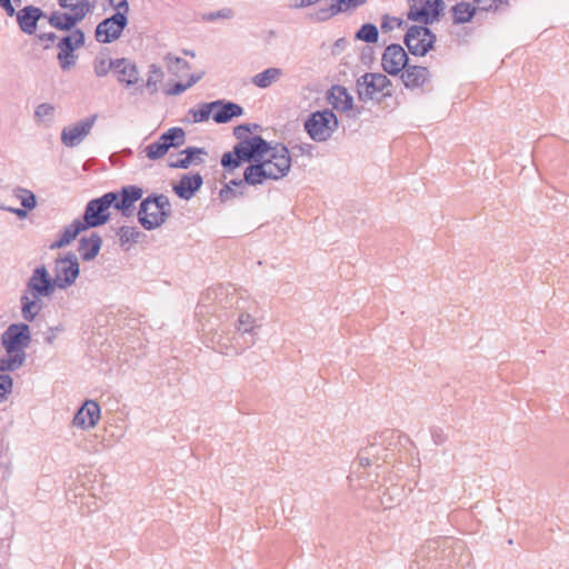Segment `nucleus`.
<instances>
[{
  "label": "nucleus",
  "mask_w": 569,
  "mask_h": 569,
  "mask_svg": "<svg viewBox=\"0 0 569 569\" xmlns=\"http://www.w3.org/2000/svg\"><path fill=\"white\" fill-rule=\"evenodd\" d=\"M203 184V178L200 173L184 174L180 181L173 186L174 193L183 199L189 200Z\"/></svg>",
  "instance_id": "aec40b11"
},
{
  "label": "nucleus",
  "mask_w": 569,
  "mask_h": 569,
  "mask_svg": "<svg viewBox=\"0 0 569 569\" xmlns=\"http://www.w3.org/2000/svg\"><path fill=\"white\" fill-rule=\"evenodd\" d=\"M53 271L54 277H52V279L56 288L64 290L71 287L80 273V267L77 257L69 252L64 257L56 259Z\"/></svg>",
  "instance_id": "9b49d317"
},
{
  "label": "nucleus",
  "mask_w": 569,
  "mask_h": 569,
  "mask_svg": "<svg viewBox=\"0 0 569 569\" xmlns=\"http://www.w3.org/2000/svg\"><path fill=\"white\" fill-rule=\"evenodd\" d=\"M259 325L256 319L249 313H240L237 321V332L239 337L244 338V347L249 348L256 343Z\"/></svg>",
  "instance_id": "6ab92c4d"
},
{
  "label": "nucleus",
  "mask_w": 569,
  "mask_h": 569,
  "mask_svg": "<svg viewBox=\"0 0 569 569\" xmlns=\"http://www.w3.org/2000/svg\"><path fill=\"white\" fill-rule=\"evenodd\" d=\"M87 230L86 226L81 222V220L76 219L72 223L66 226L63 231L58 240L52 242L49 248L51 250L60 249L70 244L80 232Z\"/></svg>",
  "instance_id": "cd10ccee"
},
{
  "label": "nucleus",
  "mask_w": 569,
  "mask_h": 569,
  "mask_svg": "<svg viewBox=\"0 0 569 569\" xmlns=\"http://www.w3.org/2000/svg\"><path fill=\"white\" fill-rule=\"evenodd\" d=\"M357 92L360 101H380L392 96V82L383 73L368 72L357 80Z\"/></svg>",
  "instance_id": "39448f33"
},
{
  "label": "nucleus",
  "mask_w": 569,
  "mask_h": 569,
  "mask_svg": "<svg viewBox=\"0 0 569 569\" xmlns=\"http://www.w3.org/2000/svg\"><path fill=\"white\" fill-rule=\"evenodd\" d=\"M168 151V144H164L160 138L147 146L144 149L146 156L150 160H158L162 158Z\"/></svg>",
  "instance_id": "c03bdc74"
},
{
  "label": "nucleus",
  "mask_w": 569,
  "mask_h": 569,
  "mask_svg": "<svg viewBox=\"0 0 569 569\" xmlns=\"http://www.w3.org/2000/svg\"><path fill=\"white\" fill-rule=\"evenodd\" d=\"M259 163L266 167L267 172H271V180H279L286 177L290 171V151L281 143H277L274 147L270 146L269 151L259 159Z\"/></svg>",
  "instance_id": "6e6552de"
},
{
  "label": "nucleus",
  "mask_w": 569,
  "mask_h": 569,
  "mask_svg": "<svg viewBox=\"0 0 569 569\" xmlns=\"http://www.w3.org/2000/svg\"><path fill=\"white\" fill-rule=\"evenodd\" d=\"M432 437H433V440H435V442H436L437 445L442 443V442H443V440H445V439L441 437V435H438V433H436V432L432 435Z\"/></svg>",
  "instance_id": "774afa93"
},
{
  "label": "nucleus",
  "mask_w": 569,
  "mask_h": 569,
  "mask_svg": "<svg viewBox=\"0 0 569 569\" xmlns=\"http://www.w3.org/2000/svg\"><path fill=\"white\" fill-rule=\"evenodd\" d=\"M234 16V12L231 8H223L216 12H210L206 16L207 20H216V19H231Z\"/></svg>",
  "instance_id": "5fc2aeb1"
},
{
  "label": "nucleus",
  "mask_w": 569,
  "mask_h": 569,
  "mask_svg": "<svg viewBox=\"0 0 569 569\" xmlns=\"http://www.w3.org/2000/svg\"><path fill=\"white\" fill-rule=\"evenodd\" d=\"M204 76L203 71H200L198 73H193L190 76L189 81L187 83L177 82L172 87L166 90V94L168 96H179L182 92H184L187 89L191 88L193 84H196L198 81L202 79Z\"/></svg>",
  "instance_id": "ea45409f"
},
{
  "label": "nucleus",
  "mask_w": 569,
  "mask_h": 569,
  "mask_svg": "<svg viewBox=\"0 0 569 569\" xmlns=\"http://www.w3.org/2000/svg\"><path fill=\"white\" fill-rule=\"evenodd\" d=\"M56 290L52 277L44 266L33 269L20 298L21 313L26 321L31 322L42 310V297H50Z\"/></svg>",
  "instance_id": "f257e3e1"
},
{
  "label": "nucleus",
  "mask_w": 569,
  "mask_h": 569,
  "mask_svg": "<svg viewBox=\"0 0 569 569\" xmlns=\"http://www.w3.org/2000/svg\"><path fill=\"white\" fill-rule=\"evenodd\" d=\"M328 101L330 104L342 112L349 111L353 107V98L342 86H333L328 92Z\"/></svg>",
  "instance_id": "393cba45"
},
{
  "label": "nucleus",
  "mask_w": 569,
  "mask_h": 569,
  "mask_svg": "<svg viewBox=\"0 0 569 569\" xmlns=\"http://www.w3.org/2000/svg\"><path fill=\"white\" fill-rule=\"evenodd\" d=\"M117 200L112 203L113 208L121 211L124 217L132 213L133 204L141 199L143 190L137 186H126L120 191H113Z\"/></svg>",
  "instance_id": "a211bd4d"
},
{
  "label": "nucleus",
  "mask_w": 569,
  "mask_h": 569,
  "mask_svg": "<svg viewBox=\"0 0 569 569\" xmlns=\"http://www.w3.org/2000/svg\"><path fill=\"white\" fill-rule=\"evenodd\" d=\"M348 43L349 42L345 38H339L338 40H336V42L332 46V50H331L332 54H335V56L340 54L342 51H345Z\"/></svg>",
  "instance_id": "680f3d73"
},
{
  "label": "nucleus",
  "mask_w": 569,
  "mask_h": 569,
  "mask_svg": "<svg viewBox=\"0 0 569 569\" xmlns=\"http://www.w3.org/2000/svg\"><path fill=\"white\" fill-rule=\"evenodd\" d=\"M163 61L166 62L168 71L176 77L183 76L184 72L190 69L188 61L172 53H167L163 58Z\"/></svg>",
  "instance_id": "f704fd0d"
},
{
  "label": "nucleus",
  "mask_w": 569,
  "mask_h": 569,
  "mask_svg": "<svg viewBox=\"0 0 569 569\" xmlns=\"http://www.w3.org/2000/svg\"><path fill=\"white\" fill-rule=\"evenodd\" d=\"M72 13L54 11L49 17V23L56 29L70 31L73 27L84 19L91 10L89 1H83L80 6L70 9Z\"/></svg>",
  "instance_id": "4468645a"
},
{
  "label": "nucleus",
  "mask_w": 569,
  "mask_h": 569,
  "mask_svg": "<svg viewBox=\"0 0 569 569\" xmlns=\"http://www.w3.org/2000/svg\"><path fill=\"white\" fill-rule=\"evenodd\" d=\"M282 76V69L271 67L253 76L252 83L258 88L266 89L277 82Z\"/></svg>",
  "instance_id": "2f4dec72"
},
{
  "label": "nucleus",
  "mask_w": 569,
  "mask_h": 569,
  "mask_svg": "<svg viewBox=\"0 0 569 569\" xmlns=\"http://www.w3.org/2000/svg\"><path fill=\"white\" fill-rule=\"evenodd\" d=\"M13 390V379L8 373H0V403L6 401Z\"/></svg>",
  "instance_id": "de8ad7c7"
},
{
  "label": "nucleus",
  "mask_w": 569,
  "mask_h": 569,
  "mask_svg": "<svg viewBox=\"0 0 569 569\" xmlns=\"http://www.w3.org/2000/svg\"><path fill=\"white\" fill-rule=\"evenodd\" d=\"M31 342L30 327L24 322L11 323L1 335V345L7 353L22 355Z\"/></svg>",
  "instance_id": "0eeeda50"
},
{
  "label": "nucleus",
  "mask_w": 569,
  "mask_h": 569,
  "mask_svg": "<svg viewBox=\"0 0 569 569\" xmlns=\"http://www.w3.org/2000/svg\"><path fill=\"white\" fill-rule=\"evenodd\" d=\"M13 194L20 200L21 206L27 210H32L37 206V198L31 190L18 187L13 190Z\"/></svg>",
  "instance_id": "a19ab883"
},
{
  "label": "nucleus",
  "mask_w": 569,
  "mask_h": 569,
  "mask_svg": "<svg viewBox=\"0 0 569 569\" xmlns=\"http://www.w3.org/2000/svg\"><path fill=\"white\" fill-rule=\"evenodd\" d=\"M159 138L164 142V144H168V150L170 148H179L186 142V133L180 127L168 129Z\"/></svg>",
  "instance_id": "473e14b6"
},
{
  "label": "nucleus",
  "mask_w": 569,
  "mask_h": 569,
  "mask_svg": "<svg viewBox=\"0 0 569 569\" xmlns=\"http://www.w3.org/2000/svg\"><path fill=\"white\" fill-rule=\"evenodd\" d=\"M312 149L313 147L310 143H302L292 147V150H299L301 154H307L308 157L312 156Z\"/></svg>",
  "instance_id": "e2e57ef3"
},
{
  "label": "nucleus",
  "mask_w": 569,
  "mask_h": 569,
  "mask_svg": "<svg viewBox=\"0 0 569 569\" xmlns=\"http://www.w3.org/2000/svg\"><path fill=\"white\" fill-rule=\"evenodd\" d=\"M217 106L218 104H214L212 101V102H208V103H200L199 108L197 110L191 109L190 113L193 117V122L198 123V122L207 121L210 118V116L213 114V110Z\"/></svg>",
  "instance_id": "37998d69"
},
{
  "label": "nucleus",
  "mask_w": 569,
  "mask_h": 569,
  "mask_svg": "<svg viewBox=\"0 0 569 569\" xmlns=\"http://www.w3.org/2000/svg\"><path fill=\"white\" fill-rule=\"evenodd\" d=\"M100 419V407L94 400H86L76 412L72 423L73 426L88 430L97 426Z\"/></svg>",
  "instance_id": "f3484780"
},
{
  "label": "nucleus",
  "mask_w": 569,
  "mask_h": 569,
  "mask_svg": "<svg viewBox=\"0 0 569 569\" xmlns=\"http://www.w3.org/2000/svg\"><path fill=\"white\" fill-rule=\"evenodd\" d=\"M452 20L455 24H462L470 22L477 13V8L469 2L461 1L455 4L451 9Z\"/></svg>",
  "instance_id": "7c9ffc66"
},
{
  "label": "nucleus",
  "mask_w": 569,
  "mask_h": 569,
  "mask_svg": "<svg viewBox=\"0 0 569 569\" xmlns=\"http://www.w3.org/2000/svg\"><path fill=\"white\" fill-rule=\"evenodd\" d=\"M250 132V126L249 124H240V126H237L234 129H233V134L234 137L242 141L243 139H248L249 137H247V133Z\"/></svg>",
  "instance_id": "052dcab7"
},
{
  "label": "nucleus",
  "mask_w": 569,
  "mask_h": 569,
  "mask_svg": "<svg viewBox=\"0 0 569 569\" xmlns=\"http://www.w3.org/2000/svg\"><path fill=\"white\" fill-rule=\"evenodd\" d=\"M40 39L44 40V41H48V42H54L56 39H57V36L53 32L42 33L40 36Z\"/></svg>",
  "instance_id": "69168bd1"
},
{
  "label": "nucleus",
  "mask_w": 569,
  "mask_h": 569,
  "mask_svg": "<svg viewBox=\"0 0 569 569\" xmlns=\"http://www.w3.org/2000/svg\"><path fill=\"white\" fill-rule=\"evenodd\" d=\"M107 1L116 10V13H122L128 17V12H129L128 0H107Z\"/></svg>",
  "instance_id": "6e6d98bb"
},
{
  "label": "nucleus",
  "mask_w": 569,
  "mask_h": 569,
  "mask_svg": "<svg viewBox=\"0 0 569 569\" xmlns=\"http://www.w3.org/2000/svg\"><path fill=\"white\" fill-rule=\"evenodd\" d=\"M270 149V144L260 136H253L239 141L230 152L221 157V166L229 172L238 168L241 162H257Z\"/></svg>",
  "instance_id": "f03ea898"
},
{
  "label": "nucleus",
  "mask_w": 569,
  "mask_h": 569,
  "mask_svg": "<svg viewBox=\"0 0 569 569\" xmlns=\"http://www.w3.org/2000/svg\"><path fill=\"white\" fill-rule=\"evenodd\" d=\"M117 234L120 238L121 244H124L128 242H137L141 232L137 227L123 226L119 228Z\"/></svg>",
  "instance_id": "a18cd8bd"
},
{
  "label": "nucleus",
  "mask_w": 569,
  "mask_h": 569,
  "mask_svg": "<svg viewBox=\"0 0 569 569\" xmlns=\"http://www.w3.org/2000/svg\"><path fill=\"white\" fill-rule=\"evenodd\" d=\"M180 156L188 158L189 166L192 163L201 164L204 160L200 156H207V151L203 148L188 147L180 152Z\"/></svg>",
  "instance_id": "49530a36"
},
{
  "label": "nucleus",
  "mask_w": 569,
  "mask_h": 569,
  "mask_svg": "<svg viewBox=\"0 0 569 569\" xmlns=\"http://www.w3.org/2000/svg\"><path fill=\"white\" fill-rule=\"evenodd\" d=\"M477 11L498 10L501 6H509L508 0H473Z\"/></svg>",
  "instance_id": "8fccbe9b"
},
{
  "label": "nucleus",
  "mask_w": 569,
  "mask_h": 569,
  "mask_svg": "<svg viewBox=\"0 0 569 569\" xmlns=\"http://www.w3.org/2000/svg\"><path fill=\"white\" fill-rule=\"evenodd\" d=\"M214 104H218L212 114V119L217 123H227L236 117L243 114V108L232 101L216 100Z\"/></svg>",
  "instance_id": "412c9836"
},
{
  "label": "nucleus",
  "mask_w": 569,
  "mask_h": 569,
  "mask_svg": "<svg viewBox=\"0 0 569 569\" xmlns=\"http://www.w3.org/2000/svg\"><path fill=\"white\" fill-rule=\"evenodd\" d=\"M408 54L397 43L389 44L381 57L382 69L390 76H397L408 66Z\"/></svg>",
  "instance_id": "2eb2a0df"
},
{
  "label": "nucleus",
  "mask_w": 569,
  "mask_h": 569,
  "mask_svg": "<svg viewBox=\"0 0 569 569\" xmlns=\"http://www.w3.org/2000/svg\"><path fill=\"white\" fill-rule=\"evenodd\" d=\"M408 3L407 18L426 26L438 21L446 8L443 0H408Z\"/></svg>",
  "instance_id": "1a4fd4ad"
},
{
  "label": "nucleus",
  "mask_w": 569,
  "mask_h": 569,
  "mask_svg": "<svg viewBox=\"0 0 569 569\" xmlns=\"http://www.w3.org/2000/svg\"><path fill=\"white\" fill-rule=\"evenodd\" d=\"M270 173L266 171V167L260 164L259 161L250 163L243 172L244 182L248 186H258L264 183L267 180H271Z\"/></svg>",
  "instance_id": "c85d7f7f"
},
{
  "label": "nucleus",
  "mask_w": 569,
  "mask_h": 569,
  "mask_svg": "<svg viewBox=\"0 0 569 569\" xmlns=\"http://www.w3.org/2000/svg\"><path fill=\"white\" fill-rule=\"evenodd\" d=\"M54 114V107L51 103H40L34 109V120L36 122L40 123L44 119H52Z\"/></svg>",
  "instance_id": "09e8293b"
},
{
  "label": "nucleus",
  "mask_w": 569,
  "mask_h": 569,
  "mask_svg": "<svg viewBox=\"0 0 569 569\" xmlns=\"http://www.w3.org/2000/svg\"><path fill=\"white\" fill-rule=\"evenodd\" d=\"M128 24V17L122 13H113L103 19L96 28V39L101 43H110L118 40Z\"/></svg>",
  "instance_id": "ddd939ff"
},
{
  "label": "nucleus",
  "mask_w": 569,
  "mask_h": 569,
  "mask_svg": "<svg viewBox=\"0 0 569 569\" xmlns=\"http://www.w3.org/2000/svg\"><path fill=\"white\" fill-rule=\"evenodd\" d=\"M58 60L60 62V67L62 70H68L71 66L74 64L76 56L73 52L69 51H59Z\"/></svg>",
  "instance_id": "603ef678"
},
{
  "label": "nucleus",
  "mask_w": 569,
  "mask_h": 569,
  "mask_svg": "<svg viewBox=\"0 0 569 569\" xmlns=\"http://www.w3.org/2000/svg\"><path fill=\"white\" fill-rule=\"evenodd\" d=\"M321 1L322 0H289L288 6L291 9L299 10V9L308 8L313 4L320 6Z\"/></svg>",
  "instance_id": "4d7b16f0"
},
{
  "label": "nucleus",
  "mask_w": 569,
  "mask_h": 569,
  "mask_svg": "<svg viewBox=\"0 0 569 569\" xmlns=\"http://www.w3.org/2000/svg\"><path fill=\"white\" fill-rule=\"evenodd\" d=\"M7 357L0 359V372H12L20 369L26 360L22 355L7 353Z\"/></svg>",
  "instance_id": "e433bc0d"
},
{
  "label": "nucleus",
  "mask_w": 569,
  "mask_h": 569,
  "mask_svg": "<svg viewBox=\"0 0 569 569\" xmlns=\"http://www.w3.org/2000/svg\"><path fill=\"white\" fill-rule=\"evenodd\" d=\"M170 214L169 198L164 194H151L141 201L138 219L146 230H152L164 223Z\"/></svg>",
  "instance_id": "7ed1b4c3"
},
{
  "label": "nucleus",
  "mask_w": 569,
  "mask_h": 569,
  "mask_svg": "<svg viewBox=\"0 0 569 569\" xmlns=\"http://www.w3.org/2000/svg\"><path fill=\"white\" fill-rule=\"evenodd\" d=\"M338 127V118L329 109L312 112L303 123L305 131L315 142L329 140Z\"/></svg>",
  "instance_id": "20e7f679"
},
{
  "label": "nucleus",
  "mask_w": 569,
  "mask_h": 569,
  "mask_svg": "<svg viewBox=\"0 0 569 569\" xmlns=\"http://www.w3.org/2000/svg\"><path fill=\"white\" fill-rule=\"evenodd\" d=\"M116 72L118 73V81L127 87L137 84L140 80L136 64L124 58L117 59Z\"/></svg>",
  "instance_id": "bb28decb"
},
{
  "label": "nucleus",
  "mask_w": 569,
  "mask_h": 569,
  "mask_svg": "<svg viewBox=\"0 0 569 569\" xmlns=\"http://www.w3.org/2000/svg\"><path fill=\"white\" fill-rule=\"evenodd\" d=\"M247 186L243 179H232L227 183L219 192L220 198L223 201L236 198L237 196L243 194V189Z\"/></svg>",
  "instance_id": "c9c22d12"
},
{
  "label": "nucleus",
  "mask_w": 569,
  "mask_h": 569,
  "mask_svg": "<svg viewBox=\"0 0 569 569\" xmlns=\"http://www.w3.org/2000/svg\"><path fill=\"white\" fill-rule=\"evenodd\" d=\"M234 340H238V339L234 338ZM217 343H218L217 348H218L219 352H221L224 356H229V357L237 356L247 349V347H244V343H239V341H237L236 343H232L229 341L228 338H220Z\"/></svg>",
  "instance_id": "58836bf2"
},
{
  "label": "nucleus",
  "mask_w": 569,
  "mask_h": 569,
  "mask_svg": "<svg viewBox=\"0 0 569 569\" xmlns=\"http://www.w3.org/2000/svg\"><path fill=\"white\" fill-rule=\"evenodd\" d=\"M0 7H2L6 10V12L9 17H12L18 13V12H16V9L13 8V6L11 3V0L0 3Z\"/></svg>",
  "instance_id": "0e129e2a"
},
{
  "label": "nucleus",
  "mask_w": 569,
  "mask_h": 569,
  "mask_svg": "<svg viewBox=\"0 0 569 569\" xmlns=\"http://www.w3.org/2000/svg\"><path fill=\"white\" fill-rule=\"evenodd\" d=\"M436 34L426 26H411L403 38L412 56L425 57L433 48Z\"/></svg>",
  "instance_id": "9d476101"
},
{
  "label": "nucleus",
  "mask_w": 569,
  "mask_h": 569,
  "mask_svg": "<svg viewBox=\"0 0 569 569\" xmlns=\"http://www.w3.org/2000/svg\"><path fill=\"white\" fill-rule=\"evenodd\" d=\"M402 21L400 19L385 14L381 21V30L383 32H389L393 30L396 27H400Z\"/></svg>",
  "instance_id": "864d4df0"
},
{
  "label": "nucleus",
  "mask_w": 569,
  "mask_h": 569,
  "mask_svg": "<svg viewBox=\"0 0 569 569\" xmlns=\"http://www.w3.org/2000/svg\"><path fill=\"white\" fill-rule=\"evenodd\" d=\"M355 38L367 43H376L379 39L378 28L373 23H365L356 32Z\"/></svg>",
  "instance_id": "4c0bfd02"
},
{
  "label": "nucleus",
  "mask_w": 569,
  "mask_h": 569,
  "mask_svg": "<svg viewBox=\"0 0 569 569\" xmlns=\"http://www.w3.org/2000/svg\"><path fill=\"white\" fill-rule=\"evenodd\" d=\"M218 290H222V288H218V289H210L208 290L206 297L207 299H211V297L213 296V298H217L218 297Z\"/></svg>",
  "instance_id": "338daca9"
},
{
  "label": "nucleus",
  "mask_w": 569,
  "mask_h": 569,
  "mask_svg": "<svg viewBox=\"0 0 569 569\" xmlns=\"http://www.w3.org/2000/svg\"><path fill=\"white\" fill-rule=\"evenodd\" d=\"M84 43V33L80 29H74L71 34L60 39L58 47L60 51L73 52L76 48Z\"/></svg>",
  "instance_id": "72a5a7b5"
},
{
  "label": "nucleus",
  "mask_w": 569,
  "mask_h": 569,
  "mask_svg": "<svg viewBox=\"0 0 569 569\" xmlns=\"http://www.w3.org/2000/svg\"><path fill=\"white\" fill-rule=\"evenodd\" d=\"M368 0H322L311 14L317 22H326L340 13L352 12Z\"/></svg>",
  "instance_id": "f8f14e48"
},
{
  "label": "nucleus",
  "mask_w": 569,
  "mask_h": 569,
  "mask_svg": "<svg viewBox=\"0 0 569 569\" xmlns=\"http://www.w3.org/2000/svg\"><path fill=\"white\" fill-rule=\"evenodd\" d=\"M116 64H117V60L112 61H108L106 59H101V60H97L94 62V72L98 77H104L110 69H114L116 70Z\"/></svg>",
  "instance_id": "3c124183"
},
{
  "label": "nucleus",
  "mask_w": 569,
  "mask_h": 569,
  "mask_svg": "<svg viewBox=\"0 0 569 569\" xmlns=\"http://www.w3.org/2000/svg\"><path fill=\"white\" fill-rule=\"evenodd\" d=\"M163 79V72L157 64H151L149 69V76L144 87L150 91L151 94L158 91V83Z\"/></svg>",
  "instance_id": "79ce46f5"
},
{
  "label": "nucleus",
  "mask_w": 569,
  "mask_h": 569,
  "mask_svg": "<svg viewBox=\"0 0 569 569\" xmlns=\"http://www.w3.org/2000/svg\"><path fill=\"white\" fill-rule=\"evenodd\" d=\"M43 12L40 8L27 6L17 13V21L20 29L27 34H33L37 29V23Z\"/></svg>",
  "instance_id": "4be33fe9"
},
{
  "label": "nucleus",
  "mask_w": 569,
  "mask_h": 569,
  "mask_svg": "<svg viewBox=\"0 0 569 569\" xmlns=\"http://www.w3.org/2000/svg\"><path fill=\"white\" fill-rule=\"evenodd\" d=\"M372 465L371 459L369 458V449L361 451L358 456V465L355 467L351 476L349 477L350 481L355 480L359 481L360 487H367L373 482L370 478V473L366 472V469Z\"/></svg>",
  "instance_id": "b1692460"
},
{
  "label": "nucleus",
  "mask_w": 569,
  "mask_h": 569,
  "mask_svg": "<svg viewBox=\"0 0 569 569\" xmlns=\"http://www.w3.org/2000/svg\"><path fill=\"white\" fill-rule=\"evenodd\" d=\"M379 498L380 503L385 509H392L401 502L403 498V487L400 485L385 487Z\"/></svg>",
  "instance_id": "c756f323"
},
{
  "label": "nucleus",
  "mask_w": 569,
  "mask_h": 569,
  "mask_svg": "<svg viewBox=\"0 0 569 569\" xmlns=\"http://www.w3.org/2000/svg\"><path fill=\"white\" fill-rule=\"evenodd\" d=\"M430 77L428 68L421 66H407L401 74L406 88L416 89L422 87Z\"/></svg>",
  "instance_id": "5701e85b"
},
{
  "label": "nucleus",
  "mask_w": 569,
  "mask_h": 569,
  "mask_svg": "<svg viewBox=\"0 0 569 569\" xmlns=\"http://www.w3.org/2000/svg\"><path fill=\"white\" fill-rule=\"evenodd\" d=\"M117 200L113 191L107 192L103 196L90 200L84 209L81 222L87 229L97 228L107 223L110 219L109 209Z\"/></svg>",
  "instance_id": "423d86ee"
},
{
  "label": "nucleus",
  "mask_w": 569,
  "mask_h": 569,
  "mask_svg": "<svg viewBox=\"0 0 569 569\" xmlns=\"http://www.w3.org/2000/svg\"><path fill=\"white\" fill-rule=\"evenodd\" d=\"M101 246H102L101 237L98 233L93 232L90 234V237H82L79 240L78 251H79L82 260L91 261L98 256V253L101 249Z\"/></svg>",
  "instance_id": "a878e982"
},
{
  "label": "nucleus",
  "mask_w": 569,
  "mask_h": 569,
  "mask_svg": "<svg viewBox=\"0 0 569 569\" xmlns=\"http://www.w3.org/2000/svg\"><path fill=\"white\" fill-rule=\"evenodd\" d=\"M96 120L97 114H93L77 122L72 127L64 128L61 132V142L69 148L77 147L90 133Z\"/></svg>",
  "instance_id": "dca6fc26"
},
{
  "label": "nucleus",
  "mask_w": 569,
  "mask_h": 569,
  "mask_svg": "<svg viewBox=\"0 0 569 569\" xmlns=\"http://www.w3.org/2000/svg\"><path fill=\"white\" fill-rule=\"evenodd\" d=\"M0 209L16 214L19 219H24L28 216V210L24 209L23 207L22 208H13V207H8L3 203H0Z\"/></svg>",
  "instance_id": "bf43d9fd"
},
{
  "label": "nucleus",
  "mask_w": 569,
  "mask_h": 569,
  "mask_svg": "<svg viewBox=\"0 0 569 569\" xmlns=\"http://www.w3.org/2000/svg\"><path fill=\"white\" fill-rule=\"evenodd\" d=\"M168 166L170 168H179V169H188L190 166H189V160L188 158H186V156L183 157H177L174 159L173 154L170 156V161L168 163Z\"/></svg>",
  "instance_id": "13d9d810"
}]
</instances>
